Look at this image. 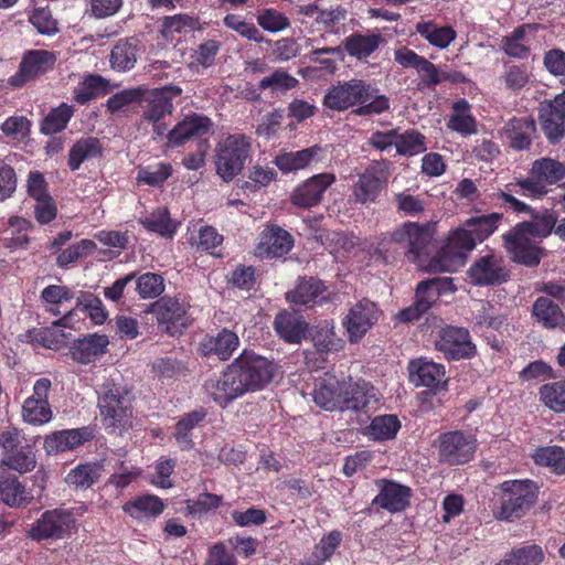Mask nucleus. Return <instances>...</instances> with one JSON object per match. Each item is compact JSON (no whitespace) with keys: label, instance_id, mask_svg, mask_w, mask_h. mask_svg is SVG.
Segmentation results:
<instances>
[{"label":"nucleus","instance_id":"f257e3e1","mask_svg":"<svg viewBox=\"0 0 565 565\" xmlns=\"http://www.w3.org/2000/svg\"><path fill=\"white\" fill-rule=\"evenodd\" d=\"M504 218L502 213L492 212L467 218L449 233L445 244L436 256V268L441 271H454L463 266L468 254L477 244L488 239Z\"/></svg>","mask_w":565,"mask_h":565},{"label":"nucleus","instance_id":"f03ea898","mask_svg":"<svg viewBox=\"0 0 565 565\" xmlns=\"http://www.w3.org/2000/svg\"><path fill=\"white\" fill-rule=\"evenodd\" d=\"M317 406L327 412H361L375 399L374 386L363 380H340L330 372L323 373L315 380L311 392Z\"/></svg>","mask_w":565,"mask_h":565},{"label":"nucleus","instance_id":"7ed1b4c3","mask_svg":"<svg viewBox=\"0 0 565 565\" xmlns=\"http://www.w3.org/2000/svg\"><path fill=\"white\" fill-rule=\"evenodd\" d=\"M135 394L127 384L106 379L97 391L100 422L110 435L122 436L134 427Z\"/></svg>","mask_w":565,"mask_h":565},{"label":"nucleus","instance_id":"20e7f679","mask_svg":"<svg viewBox=\"0 0 565 565\" xmlns=\"http://www.w3.org/2000/svg\"><path fill=\"white\" fill-rule=\"evenodd\" d=\"M379 89L362 79L332 85L323 97V105L332 110L344 111L359 106L353 113L358 116L380 115L390 108V99L379 95Z\"/></svg>","mask_w":565,"mask_h":565},{"label":"nucleus","instance_id":"39448f33","mask_svg":"<svg viewBox=\"0 0 565 565\" xmlns=\"http://www.w3.org/2000/svg\"><path fill=\"white\" fill-rule=\"evenodd\" d=\"M499 507L493 515L499 521L513 522L523 518L535 504L539 495L536 482L525 480H505L500 483Z\"/></svg>","mask_w":565,"mask_h":565},{"label":"nucleus","instance_id":"423d86ee","mask_svg":"<svg viewBox=\"0 0 565 565\" xmlns=\"http://www.w3.org/2000/svg\"><path fill=\"white\" fill-rule=\"evenodd\" d=\"M231 364L248 393L259 392L267 387L279 370V365L274 359H268L248 349H244Z\"/></svg>","mask_w":565,"mask_h":565},{"label":"nucleus","instance_id":"0eeeda50","mask_svg":"<svg viewBox=\"0 0 565 565\" xmlns=\"http://www.w3.org/2000/svg\"><path fill=\"white\" fill-rule=\"evenodd\" d=\"M250 139L244 135H230L216 146L214 163L217 175L231 182L250 158Z\"/></svg>","mask_w":565,"mask_h":565},{"label":"nucleus","instance_id":"6e6552de","mask_svg":"<svg viewBox=\"0 0 565 565\" xmlns=\"http://www.w3.org/2000/svg\"><path fill=\"white\" fill-rule=\"evenodd\" d=\"M32 486L28 488L14 475L0 472V502L12 509L25 508L35 498H41L46 489L47 473L39 469L31 477Z\"/></svg>","mask_w":565,"mask_h":565},{"label":"nucleus","instance_id":"1a4fd4ad","mask_svg":"<svg viewBox=\"0 0 565 565\" xmlns=\"http://www.w3.org/2000/svg\"><path fill=\"white\" fill-rule=\"evenodd\" d=\"M182 94V88L178 85H166L152 90L146 89L141 104L142 119L152 125L153 134L162 137L168 131V125L162 120L170 116L174 109L173 98Z\"/></svg>","mask_w":565,"mask_h":565},{"label":"nucleus","instance_id":"9d476101","mask_svg":"<svg viewBox=\"0 0 565 565\" xmlns=\"http://www.w3.org/2000/svg\"><path fill=\"white\" fill-rule=\"evenodd\" d=\"M334 294L316 276H299L292 289L285 294L287 303L295 310H308L331 302Z\"/></svg>","mask_w":565,"mask_h":565},{"label":"nucleus","instance_id":"9b49d317","mask_svg":"<svg viewBox=\"0 0 565 565\" xmlns=\"http://www.w3.org/2000/svg\"><path fill=\"white\" fill-rule=\"evenodd\" d=\"M439 462L448 466H462L475 458L478 447L477 438L462 430L441 433L435 444Z\"/></svg>","mask_w":565,"mask_h":565},{"label":"nucleus","instance_id":"f8f14e48","mask_svg":"<svg viewBox=\"0 0 565 565\" xmlns=\"http://www.w3.org/2000/svg\"><path fill=\"white\" fill-rule=\"evenodd\" d=\"M565 179V163L551 157H543L532 162L529 175L522 179L521 186L532 199L546 195L550 188Z\"/></svg>","mask_w":565,"mask_h":565},{"label":"nucleus","instance_id":"ddd939ff","mask_svg":"<svg viewBox=\"0 0 565 565\" xmlns=\"http://www.w3.org/2000/svg\"><path fill=\"white\" fill-rule=\"evenodd\" d=\"M0 448L3 455L1 461L9 469L26 473L36 467L34 445L21 437L18 429L0 434Z\"/></svg>","mask_w":565,"mask_h":565},{"label":"nucleus","instance_id":"4468645a","mask_svg":"<svg viewBox=\"0 0 565 565\" xmlns=\"http://www.w3.org/2000/svg\"><path fill=\"white\" fill-rule=\"evenodd\" d=\"M502 245L513 263L534 267L541 262L542 248L521 223L502 235Z\"/></svg>","mask_w":565,"mask_h":565},{"label":"nucleus","instance_id":"2eb2a0df","mask_svg":"<svg viewBox=\"0 0 565 565\" xmlns=\"http://www.w3.org/2000/svg\"><path fill=\"white\" fill-rule=\"evenodd\" d=\"M382 310L379 305L369 298H362L351 306L341 323L351 344H356L376 324Z\"/></svg>","mask_w":565,"mask_h":565},{"label":"nucleus","instance_id":"dca6fc26","mask_svg":"<svg viewBox=\"0 0 565 565\" xmlns=\"http://www.w3.org/2000/svg\"><path fill=\"white\" fill-rule=\"evenodd\" d=\"M75 525L76 520L71 510L56 508L44 511L28 534L35 541L62 540L72 533Z\"/></svg>","mask_w":565,"mask_h":565},{"label":"nucleus","instance_id":"f3484780","mask_svg":"<svg viewBox=\"0 0 565 565\" xmlns=\"http://www.w3.org/2000/svg\"><path fill=\"white\" fill-rule=\"evenodd\" d=\"M190 303L185 297L163 296L152 303L150 311L154 315L158 326L169 335L182 333L188 327Z\"/></svg>","mask_w":565,"mask_h":565},{"label":"nucleus","instance_id":"a211bd4d","mask_svg":"<svg viewBox=\"0 0 565 565\" xmlns=\"http://www.w3.org/2000/svg\"><path fill=\"white\" fill-rule=\"evenodd\" d=\"M204 390L207 396L222 408L249 394L232 364H228L220 375L207 379Z\"/></svg>","mask_w":565,"mask_h":565},{"label":"nucleus","instance_id":"6ab92c4d","mask_svg":"<svg viewBox=\"0 0 565 565\" xmlns=\"http://www.w3.org/2000/svg\"><path fill=\"white\" fill-rule=\"evenodd\" d=\"M436 349L448 361L471 360L477 354V347L468 329L447 324L439 330Z\"/></svg>","mask_w":565,"mask_h":565},{"label":"nucleus","instance_id":"aec40b11","mask_svg":"<svg viewBox=\"0 0 565 565\" xmlns=\"http://www.w3.org/2000/svg\"><path fill=\"white\" fill-rule=\"evenodd\" d=\"M391 162L387 160L373 161L358 181L352 185V196L356 203H373L385 186L390 174Z\"/></svg>","mask_w":565,"mask_h":565},{"label":"nucleus","instance_id":"412c9836","mask_svg":"<svg viewBox=\"0 0 565 565\" xmlns=\"http://www.w3.org/2000/svg\"><path fill=\"white\" fill-rule=\"evenodd\" d=\"M57 61L56 53L47 50L26 51L20 62L19 70L9 78L13 87H21L53 70Z\"/></svg>","mask_w":565,"mask_h":565},{"label":"nucleus","instance_id":"4be33fe9","mask_svg":"<svg viewBox=\"0 0 565 565\" xmlns=\"http://www.w3.org/2000/svg\"><path fill=\"white\" fill-rule=\"evenodd\" d=\"M390 241L399 245L411 262H416L431 241L428 225L405 222L390 235Z\"/></svg>","mask_w":565,"mask_h":565},{"label":"nucleus","instance_id":"5701e85b","mask_svg":"<svg viewBox=\"0 0 565 565\" xmlns=\"http://www.w3.org/2000/svg\"><path fill=\"white\" fill-rule=\"evenodd\" d=\"M337 181L331 172L313 174L299 183L290 194V203L299 209H311L321 203L326 191Z\"/></svg>","mask_w":565,"mask_h":565},{"label":"nucleus","instance_id":"b1692460","mask_svg":"<svg viewBox=\"0 0 565 565\" xmlns=\"http://www.w3.org/2000/svg\"><path fill=\"white\" fill-rule=\"evenodd\" d=\"M394 60L404 68L416 70L419 83L418 89L427 88L434 90L440 84V70L437 65L408 47L395 50Z\"/></svg>","mask_w":565,"mask_h":565},{"label":"nucleus","instance_id":"393cba45","mask_svg":"<svg viewBox=\"0 0 565 565\" xmlns=\"http://www.w3.org/2000/svg\"><path fill=\"white\" fill-rule=\"evenodd\" d=\"M294 247L292 235L278 225L266 226L258 236L255 255L262 259L280 258Z\"/></svg>","mask_w":565,"mask_h":565},{"label":"nucleus","instance_id":"a878e982","mask_svg":"<svg viewBox=\"0 0 565 565\" xmlns=\"http://www.w3.org/2000/svg\"><path fill=\"white\" fill-rule=\"evenodd\" d=\"M51 381L41 377L33 385V394L22 405L23 420L32 425H43L51 420L52 409L49 403Z\"/></svg>","mask_w":565,"mask_h":565},{"label":"nucleus","instance_id":"bb28decb","mask_svg":"<svg viewBox=\"0 0 565 565\" xmlns=\"http://www.w3.org/2000/svg\"><path fill=\"white\" fill-rule=\"evenodd\" d=\"M541 128L552 145L558 143L565 135V89L539 111Z\"/></svg>","mask_w":565,"mask_h":565},{"label":"nucleus","instance_id":"cd10ccee","mask_svg":"<svg viewBox=\"0 0 565 565\" xmlns=\"http://www.w3.org/2000/svg\"><path fill=\"white\" fill-rule=\"evenodd\" d=\"M468 276L476 286H494L505 282L510 277L503 259L493 254L478 258L469 268Z\"/></svg>","mask_w":565,"mask_h":565},{"label":"nucleus","instance_id":"c85d7f7f","mask_svg":"<svg viewBox=\"0 0 565 565\" xmlns=\"http://www.w3.org/2000/svg\"><path fill=\"white\" fill-rule=\"evenodd\" d=\"M379 493L372 500V505L390 513H398L411 504L412 489L388 479L376 480Z\"/></svg>","mask_w":565,"mask_h":565},{"label":"nucleus","instance_id":"c756f323","mask_svg":"<svg viewBox=\"0 0 565 565\" xmlns=\"http://www.w3.org/2000/svg\"><path fill=\"white\" fill-rule=\"evenodd\" d=\"M212 126L211 119L206 116L195 113L188 115L166 134L167 145L178 148L193 138L201 140L204 135L210 132Z\"/></svg>","mask_w":565,"mask_h":565},{"label":"nucleus","instance_id":"7c9ffc66","mask_svg":"<svg viewBox=\"0 0 565 565\" xmlns=\"http://www.w3.org/2000/svg\"><path fill=\"white\" fill-rule=\"evenodd\" d=\"M502 136L511 149L529 150L536 137V122L532 116L512 117L504 124Z\"/></svg>","mask_w":565,"mask_h":565},{"label":"nucleus","instance_id":"2f4dec72","mask_svg":"<svg viewBox=\"0 0 565 565\" xmlns=\"http://www.w3.org/2000/svg\"><path fill=\"white\" fill-rule=\"evenodd\" d=\"M238 347V335L234 331L223 328L215 334H205L198 351L202 356H215L220 361H227Z\"/></svg>","mask_w":565,"mask_h":565},{"label":"nucleus","instance_id":"473e14b6","mask_svg":"<svg viewBox=\"0 0 565 565\" xmlns=\"http://www.w3.org/2000/svg\"><path fill=\"white\" fill-rule=\"evenodd\" d=\"M409 380L416 386H425L431 392L439 391L446 383L445 366L433 361L419 358L408 363Z\"/></svg>","mask_w":565,"mask_h":565},{"label":"nucleus","instance_id":"72a5a7b5","mask_svg":"<svg viewBox=\"0 0 565 565\" xmlns=\"http://www.w3.org/2000/svg\"><path fill=\"white\" fill-rule=\"evenodd\" d=\"M94 438L90 426L54 431L44 439V449L49 455L73 450Z\"/></svg>","mask_w":565,"mask_h":565},{"label":"nucleus","instance_id":"f704fd0d","mask_svg":"<svg viewBox=\"0 0 565 565\" xmlns=\"http://www.w3.org/2000/svg\"><path fill=\"white\" fill-rule=\"evenodd\" d=\"M109 344L105 334L93 333L75 340L70 348L71 358L79 364H89L106 353Z\"/></svg>","mask_w":565,"mask_h":565},{"label":"nucleus","instance_id":"c9c22d12","mask_svg":"<svg viewBox=\"0 0 565 565\" xmlns=\"http://www.w3.org/2000/svg\"><path fill=\"white\" fill-rule=\"evenodd\" d=\"M274 330L285 342L299 344L308 331V323L302 317L281 310L274 319Z\"/></svg>","mask_w":565,"mask_h":565},{"label":"nucleus","instance_id":"e433bc0d","mask_svg":"<svg viewBox=\"0 0 565 565\" xmlns=\"http://www.w3.org/2000/svg\"><path fill=\"white\" fill-rule=\"evenodd\" d=\"M322 147L313 145L311 147L298 150L281 152L274 159V164L285 174L308 168L313 161L319 159Z\"/></svg>","mask_w":565,"mask_h":565},{"label":"nucleus","instance_id":"4c0bfd02","mask_svg":"<svg viewBox=\"0 0 565 565\" xmlns=\"http://www.w3.org/2000/svg\"><path fill=\"white\" fill-rule=\"evenodd\" d=\"M140 51V41L136 36L120 39L111 49L109 62L111 68L127 72L135 67Z\"/></svg>","mask_w":565,"mask_h":565},{"label":"nucleus","instance_id":"58836bf2","mask_svg":"<svg viewBox=\"0 0 565 565\" xmlns=\"http://www.w3.org/2000/svg\"><path fill=\"white\" fill-rule=\"evenodd\" d=\"M164 509L163 500L154 494L136 497L122 505V511L138 521L156 519Z\"/></svg>","mask_w":565,"mask_h":565},{"label":"nucleus","instance_id":"ea45409f","mask_svg":"<svg viewBox=\"0 0 565 565\" xmlns=\"http://www.w3.org/2000/svg\"><path fill=\"white\" fill-rule=\"evenodd\" d=\"M542 28L539 23H524L516 26L509 35L503 36L501 47L503 52L513 58L526 60L531 54V47L525 43L527 32H536Z\"/></svg>","mask_w":565,"mask_h":565},{"label":"nucleus","instance_id":"a19ab883","mask_svg":"<svg viewBox=\"0 0 565 565\" xmlns=\"http://www.w3.org/2000/svg\"><path fill=\"white\" fill-rule=\"evenodd\" d=\"M207 416L204 407H199L192 412L184 414L174 425L173 437L182 450H191L194 448L193 429L199 426Z\"/></svg>","mask_w":565,"mask_h":565},{"label":"nucleus","instance_id":"79ce46f5","mask_svg":"<svg viewBox=\"0 0 565 565\" xmlns=\"http://www.w3.org/2000/svg\"><path fill=\"white\" fill-rule=\"evenodd\" d=\"M521 184L522 179H518L515 182L505 184L503 189H500L493 194L500 207L515 214H527L532 212L531 205L516 198V195L531 198Z\"/></svg>","mask_w":565,"mask_h":565},{"label":"nucleus","instance_id":"37998d69","mask_svg":"<svg viewBox=\"0 0 565 565\" xmlns=\"http://www.w3.org/2000/svg\"><path fill=\"white\" fill-rule=\"evenodd\" d=\"M79 308L88 313L95 324H102L107 319V311L102 300L94 295H88L84 302H78L74 309L67 310L58 320L53 322V326L72 328L75 311Z\"/></svg>","mask_w":565,"mask_h":565},{"label":"nucleus","instance_id":"c03bdc74","mask_svg":"<svg viewBox=\"0 0 565 565\" xmlns=\"http://www.w3.org/2000/svg\"><path fill=\"white\" fill-rule=\"evenodd\" d=\"M109 92V82L98 74H86L73 90V100L86 105Z\"/></svg>","mask_w":565,"mask_h":565},{"label":"nucleus","instance_id":"a18cd8bd","mask_svg":"<svg viewBox=\"0 0 565 565\" xmlns=\"http://www.w3.org/2000/svg\"><path fill=\"white\" fill-rule=\"evenodd\" d=\"M103 154V146L96 137H85L75 141L68 151L67 164L72 171L81 168L86 160L99 158Z\"/></svg>","mask_w":565,"mask_h":565},{"label":"nucleus","instance_id":"49530a36","mask_svg":"<svg viewBox=\"0 0 565 565\" xmlns=\"http://www.w3.org/2000/svg\"><path fill=\"white\" fill-rule=\"evenodd\" d=\"M535 320L546 329L565 326V316L559 306L548 297H539L532 308Z\"/></svg>","mask_w":565,"mask_h":565},{"label":"nucleus","instance_id":"de8ad7c7","mask_svg":"<svg viewBox=\"0 0 565 565\" xmlns=\"http://www.w3.org/2000/svg\"><path fill=\"white\" fill-rule=\"evenodd\" d=\"M312 342L321 353L339 352L344 347V341L337 335L333 320H323L315 326Z\"/></svg>","mask_w":565,"mask_h":565},{"label":"nucleus","instance_id":"09e8293b","mask_svg":"<svg viewBox=\"0 0 565 565\" xmlns=\"http://www.w3.org/2000/svg\"><path fill=\"white\" fill-rule=\"evenodd\" d=\"M382 36L380 34L352 33L343 40L345 52L358 60H363L373 54L380 46Z\"/></svg>","mask_w":565,"mask_h":565},{"label":"nucleus","instance_id":"8fccbe9b","mask_svg":"<svg viewBox=\"0 0 565 565\" xmlns=\"http://www.w3.org/2000/svg\"><path fill=\"white\" fill-rule=\"evenodd\" d=\"M454 113L448 119L447 127L462 136L477 132V121L470 113V104L467 99L460 98L452 104Z\"/></svg>","mask_w":565,"mask_h":565},{"label":"nucleus","instance_id":"3c124183","mask_svg":"<svg viewBox=\"0 0 565 565\" xmlns=\"http://www.w3.org/2000/svg\"><path fill=\"white\" fill-rule=\"evenodd\" d=\"M102 471L103 465L99 462L79 463L70 470L65 482L76 490H86L99 480Z\"/></svg>","mask_w":565,"mask_h":565},{"label":"nucleus","instance_id":"603ef678","mask_svg":"<svg viewBox=\"0 0 565 565\" xmlns=\"http://www.w3.org/2000/svg\"><path fill=\"white\" fill-rule=\"evenodd\" d=\"M401 429V422L394 414L377 415L372 418L364 434L370 439L376 441H386L394 439Z\"/></svg>","mask_w":565,"mask_h":565},{"label":"nucleus","instance_id":"864d4df0","mask_svg":"<svg viewBox=\"0 0 565 565\" xmlns=\"http://www.w3.org/2000/svg\"><path fill=\"white\" fill-rule=\"evenodd\" d=\"M76 109L73 105L61 103L53 107L42 119L40 131L43 135H55L66 129L70 120L74 116Z\"/></svg>","mask_w":565,"mask_h":565},{"label":"nucleus","instance_id":"5fc2aeb1","mask_svg":"<svg viewBox=\"0 0 565 565\" xmlns=\"http://www.w3.org/2000/svg\"><path fill=\"white\" fill-rule=\"evenodd\" d=\"M527 214L531 216V220L520 223L534 238H545L551 233H555L558 223L557 214L554 210H545L540 213L532 209V212Z\"/></svg>","mask_w":565,"mask_h":565},{"label":"nucleus","instance_id":"6e6d98bb","mask_svg":"<svg viewBox=\"0 0 565 565\" xmlns=\"http://www.w3.org/2000/svg\"><path fill=\"white\" fill-rule=\"evenodd\" d=\"M416 31L430 45L441 50L448 47L457 36V32L452 26H438L433 21L417 23Z\"/></svg>","mask_w":565,"mask_h":565},{"label":"nucleus","instance_id":"4d7b16f0","mask_svg":"<svg viewBox=\"0 0 565 565\" xmlns=\"http://www.w3.org/2000/svg\"><path fill=\"white\" fill-rule=\"evenodd\" d=\"M173 174V167L169 162H156L146 167H139L137 171V184L161 188Z\"/></svg>","mask_w":565,"mask_h":565},{"label":"nucleus","instance_id":"13d9d810","mask_svg":"<svg viewBox=\"0 0 565 565\" xmlns=\"http://www.w3.org/2000/svg\"><path fill=\"white\" fill-rule=\"evenodd\" d=\"M73 298L74 292L71 288L64 285H49L40 295V299L44 303L45 310L53 316H60V318L64 313L58 309V307L64 302L71 301Z\"/></svg>","mask_w":565,"mask_h":565},{"label":"nucleus","instance_id":"bf43d9fd","mask_svg":"<svg viewBox=\"0 0 565 565\" xmlns=\"http://www.w3.org/2000/svg\"><path fill=\"white\" fill-rule=\"evenodd\" d=\"M299 81L285 68L278 67L273 73L264 76L258 83V90H269L273 94L286 93L296 88Z\"/></svg>","mask_w":565,"mask_h":565},{"label":"nucleus","instance_id":"052dcab7","mask_svg":"<svg viewBox=\"0 0 565 565\" xmlns=\"http://www.w3.org/2000/svg\"><path fill=\"white\" fill-rule=\"evenodd\" d=\"M539 396L545 407L556 414H565V380L543 384Z\"/></svg>","mask_w":565,"mask_h":565},{"label":"nucleus","instance_id":"680f3d73","mask_svg":"<svg viewBox=\"0 0 565 565\" xmlns=\"http://www.w3.org/2000/svg\"><path fill=\"white\" fill-rule=\"evenodd\" d=\"M533 459L537 466L547 467L556 475L565 473V450L561 446L539 447Z\"/></svg>","mask_w":565,"mask_h":565},{"label":"nucleus","instance_id":"e2e57ef3","mask_svg":"<svg viewBox=\"0 0 565 565\" xmlns=\"http://www.w3.org/2000/svg\"><path fill=\"white\" fill-rule=\"evenodd\" d=\"M544 559V552L540 545L531 544L513 548L498 565H540Z\"/></svg>","mask_w":565,"mask_h":565},{"label":"nucleus","instance_id":"0e129e2a","mask_svg":"<svg viewBox=\"0 0 565 565\" xmlns=\"http://www.w3.org/2000/svg\"><path fill=\"white\" fill-rule=\"evenodd\" d=\"M395 148L398 154L413 157L426 151V138L422 132L415 129H408L403 134L398 132Z\"/></svg>","mask_w":565,"mask_h":565},{"label":"nucleus","instance_id":"69168bd1","mask_svg":"<svg viewBox=\"0 0 565 565\" xmlns=\"http://www.w3.org/2000/svg\"><path fill=\"white\" fill-rule=\"evenodd\" d=\"M221 50V42L217 40H206L198 45L191 54L190 68L199 72L201 68H209L215 63L216 55Z\"/></svg>","mask_w":565,"mask_h":565},{"label":"nucleus","instance_id":"338daca9","mask_svg":"<svg viewBox=\"0 0 565 565\" xmlns=\"http://www.w3.org/2000/svg\"><path fill=\"white\" fill-rule=\"evenodd\" d=\"M222 502V495L210 492L200 493L195 499H188L184 501L185 515L202 518L207 513L218 509Z\"/></svg>","mask_w":565,"mask_h":565},{"label":"nucleus","instance_id":"774afa93","mask_svg":"<svg viewBox=\"0 0 565 565\" xmlns=\"http://www.w3.org/2000/svg\"><path fill=\"white\" fill-rule=\"evenodd\" d=\"M140 224L149 232L161 236H172L175 232L171 223L170 213L164 207L157 209L149 216L141 218Z\"/></svg>","mask_w":565,"mask_h":565}]
</instances>
